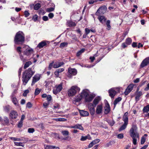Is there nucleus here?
I'll use <instances>...</instances> for the list:
<instances>
[{
  "label": "nucleus",
  "instance_id": "nucleus-4",
  "mask_svg": "<svg viewBox=\"0 0 149 149\" xmlns=\"http://www.w3.org/2000/svg\"><path fill=\"white\" fill-rule=\"evenodd\" d=\"M128 113L127 112H125L123 117L122 120L124 122V124L120 128L119 131H120L125 130L127 127V125L128 124Z\"/></svg>",
  "mask_w": 149,
  "mask_h": 149
},
{
  "label": "nucleus",
  "instance_id": "nucleus-52",
  "mask_svg": "<svg viewBox=\"0 0 149 149\" xmlns=\"http://www.w3.org/2000/svg\"><path fill=\"white\" fill-rule=\"evenodd\" d=\"M35 131L33 128H29L28 129V132L29 133H33Z\"/></svg>",
  "mask_w": 149,
  "mask_h": 149
},
{
  "label": "nucleus",
  "instance_id": "nucleus-34",
  "mask_svg": "<svg viewBox=\"0 0 149 149\" xmlns=\"http://www.w3.org/2000/svg\"><path fill=\"white\" fill-rule=\"evenodd\" d=\"M32 63L30 61H28L27 62H26L25 64L24 68V69H25L27 67L29 66Z\"/></svg>",
  "mask_w": 149,
  "mask_h": 149
},
{
  "label": "nucleus",
  "instance_id": "nucleus-7",
  "mask_svg": "<svg viewBox=\"0 0 149 149\" xmlns=\"http://www.w3.org/2000/svg\"><path fill=\"white\" fill-rule=\"evenodd\" d=\"M107 8L106 6H104L100 7L96 13V15L99 16L100 15H103L105 13Z\"/></svg>",
  "mask_w": 149,
  "mask_h": 149
},
{
  "label": "nucleus",
  "instance_id": "nucleus-6",
  "mask_svg": "<svg viewBox=\"0 0 149 149\" xmlns=\"http://www.w3.org/2000/svg\"><path fill=\"white\" fill-rule=\"evenodd\" d=\"M24 47L26 48L25 50L23 52L24 55L28 56L33 53V49L29 46L25 45Z\"/></svg>",
  "mask_w": 149,
  "mask_h": 149
},
{
  "label": "nucleus",
  "instance_id": "nucleus-41",
  "mask_svg": "<svg viewBox=\"0 0 149 149\" xmlns=\"http://www.w3.org/2000/svg\"><path fill=\"white\" fill-rule=\"evenodd\" d=\"M14 144L15 146H22L24 147V145L23 144V143L22 142H14Z\"/></svg>",
  "mask_w": 149,
  "mask_h": 149
},
{
  "label": "nucleus",
  "instance_id": "nucleus-45",
  "mask_svg": "<svg viewBox=\"0 0 149 149\" xmlns=\"http://www.w3.org/2000/svg\"><path fill=\"white\" fill-rule=\"evenodd\" d=\"M61 133L64 136H68L69 134V132L66 130L62 131Z\"/></svg>",
  "mask_w": 149,
  "mask_h": 149
},
{
  "label": "nucleus",
  "instance_id": "nucleus-9",
  "mask_svg": "<svg viewBox=\"0 0 149 149\" xmlns=\"http://www.w3.org/2000/svg\"><path fill=\"white\" fill-rule=\"evenodd\" d=\"M88 108L90 111L91 114L92 115L94 114L95 112V107L93 104L89 103L88 104Z\"/></svg>",
  "mask_w": 149,
  "mask_h": 149
},
{
  "label": "nucleus",
  "instance_id": "nucleus-36",
  "mask_svg": "<svg viewBox=\"0 0 149 149\" xmlns=\"http://www.w3.org/2000/svg\"><path fill=\"white\" fill-rule=\"evenodd\" d=\"M45 149H59V148L58 147L47 146L45 148Z\"/></svg>",
  "mask_w": 149,
  "mask_h": 149
},
{
  "label": "nucleus",
  "instance_id": "nucleus-27",
  "mask_svg": "<svg viewBox=\"0 0 149 149\" xmlns=\"http://www.w3.org/2000/svg\"><path fill=\"white\" fill-rule=\"evenodd\" d=\"M100 100V97H96L94 100L93 103V104L95 107L96 105L98 104L99 101Z\"/></svg>",
  "mask_w": 149,
  "mask_h": 149
},
{
  "label": "nucleus",
  "instance_id": "nucleus-28",
  "mask_svg": "<svg viewBox=\"0 0 149 149\" xmlns=\"http://www.w3.org/2000/svg\"><path fill=\"white\" fill-rule=\"evenodd\" d=\"M47 45V43L45 41H42V42L39 43L37 46V47H38L39 48H41L43 47L44 46Z\"/></svg>",
  "mask_w": 149,
  "mask_h": 149
},
{
  "label": "nucleus",
  "instance_id": "nucleus-35",
  "mask_svg": "<svg viewBox=\"0 0 149 149\" xmlns=\"http://www.w3.org/2000/svg\"><path fill=\"white\" fill-rule=\"evenodd\" d=\"M110 21L109 20H107L106 24L107 26V29L108 30H110L111 29V26L110 25Z\"/></svg>",
  "mask_w": 149,
  "mask_h": 149
},
{
  "label": "nucleus",
  "instance_id": "nucleus-8",
  "mask_svg": "<svg viewBox=\"0 0 149 149\" xmlns=\"http://www.w3.org/2000/svg\"><path fill=\"white\" fill-rule=\"evenodd\" d=\"M62 85V84L61 83L58 86H56L53 90L54 94L56 95L60 92L63 88Z\"/></svg>",
  "mask_w": 149,
  "mask_h": 149
},
{
  "label": "nucleus",
  "instance_id": "nucleus-55",
  "mask_svg": "<svg viewBox=\"0 0 149 149\" xmlns=\"http://www.w3.org/2000/svg\"><path fill=\"white\" fill-rule=\"evenodd\" d=\"M53 63L54 62L53 61L51 63L49 64L48 67V69L49 70H51L52 68V66H53Z\"/></svg>",
  "mask_w": 149,
  "mask_h": 149
},
{
  "label": "nucleus",
  "instance_id": "nucleus-57",
  "mask_svg": "<svg viewBox=\"0 0 149 149\" xmlns=\"http://www.w3.org/2000/svg\"><path fill=\"white\" fill-rule=\"evenodd\" d=\"M52 99V96L50 95H48L47 97V99L48 102L50 101Z\"/></svg>",
  "mask_w": 149,
  "mask_h": 149
},
{
  "label": "nucleus",
  "instance_id": "nucleus-48",
  "mask_svg": "<svg viewBox=\"0 0 149 149\" xmlns=\"http://www.w3.org/2000/svg\"><path fill=\"white\" fill-rule=\"evenodd\" d=\"M146 138L143 136L141 137V144H143L146 141Z\"/></svg>",
  "mask_w": 149,
  "mask_h": 149
},
{
  "label": "nucleus",
  "instance_id": "nucleus-53",
  "mask_svg": "<svg viewBox=\"0 0 149 149\" xmlns=\"http://www.w3.org/2000/svg\"><path fill=\"white\" fill-rule=\"evenodd\" d=\"M100 140L99 139H97L93 141L92 142H93V144L95 145L96 143H99L100 141Z\"/></svg>",
  "mask_w": 149,
  "mask_h": 149
},
{
  "label": "nucleus",
  "instance_id": "nucleus-17",
  "mask_svg": "<svg viewBox=\"0 0 149 149\" xmlns=\"http://www.w3.org/2000/svg\"><path fill=\"white\" fill-rule=\"evenodd\" d=\"M94 96L92 94H89L85 98V101L86 102H90L91 101Z\"/></svg>",
  "mask_w": 149,
  "mask_h": 149
},
{
  "label": "nucleus",
  "instance_id": "nucleus-29",
  "mask_svg": "<svg viewBox=\"0 0 149 149\" xmlns=\"http://www.w3.org/2000/svg\"><path fill=\"white\" fill-rule=\"evenodd\" d=\"M87 139H88L89 140L91 139V137L89 135H88L87 136H81V137L80 139V140L83 141L86 140Z\"/></svg>",
  "mask_w": 149,
  "mask_h": 149
},
{
  "label": "nucleus",
  "instance_id": "nucleus-20",
  "mask_svg": "<svg viewBox=\"0 0 149 149\" xmlns=\"http://www.w3.org/2000/svg\"><path fill=\"white\" fill-rule=\"evenodd\" d=\"M98 19L100 22L102 24L105 23L107 20L106 18L103 15L99 16L98 17Z\"/></svg>",
  "mask_w": 149,
  "mask_h": 149
},
{
  "label": "nucleus",
  "instance_id": "nucleus-30",
  "mask_svg": "<svg viewBox=\"0 0 149 149\" xmlns=\"http://www.w3.org/2000/svg\"><path fill=\"white\" fill-rule=\"evenodd\" d=\"M132 42V39L130 38H128L126 39L125 41V42L127 45H130Z\"/></svg>",
  "mask_w": 149,
  "mask_h": 149
},
{
  "label": "nucleus",
  "instance_id": "nucleus-40",
  "mask_svg": "<svg viewBox=\"0 0 149 149\" xmlns=\"http://www.w3.org/2000/svg\"><path fill=\"white\" fill-rule=\"evenodd\" d=\"M21 141H23V143H26L29 141H30L28 138L24 137H21Z\"/></svg>",
  "mask_w": 149,
  "mask_h": 149
},
{
  "label": "nucleus",
  "instance_id": "nucleus-39",
  "mask_svg": "<svg viewBox=\"0 0 149 149\" xmlns=\"http://www.w3.org/2000/svg\"><path fill=\"white\" fill-rule=\"evenodd\" d=\"M41 7V4L40 3L36 4L34 7V9L35 10H38Z\"/></svg>",
  "mask_w": 149,
  "mask_h": 149
},
{
  "label": "nucleus",
  "instance_id": "nucleus-14",
  "mask_svg": "<svg viewBox=\"0 0 149 149\" xmlns=\"http://www.w3.org/2000/svg\"><path fill=\"white\" fill-rule=\"evenodd\" d=\"M104 109V113L105 114H108L110 111V109L109 105L108 102L105 103Z\"/></svg>",
  "mask_w": 149,
  "mask_h": 149
},
{
  "label": "nucleus",
  "instance_id": "nucleus-1",
  "mask_svg": "<svg viewBox=\"0 0 149 149\" xmlns=\"http://www.w3.org/2000/svg\"><path fill=\"white\" fill-rule=\"evenodd\" d=\"M137 127L135 125H132L130 131V134L131 137L133 139L132 142L134 145L137 144V139L139 138V134L137 132Z\"/></svg>",
  "mask_w": 149,
  "mask_h": 149
},
{
  "label": "nucleus",
  "instance_id": "nucleus-60",
  "mask_svg": "<svg viewBox=\"0 0 149 149\" xmlns=\"http://www.w3.org/2000/svg\"><path fill=\"white\" fill-rule=\"evenodd\" d=\"M49 104V103L44 102L43 104V105L45 108H46Z\"/></svg>",
  "mask_w": 149,
  "mask_h": 149
},
{
  "label": "nucleus",
  "instance_id": "nucleus-42",
  "mask_svg": "<svg viewBox=\"0 0 149 149\" xmlns=\"http://www.w3.org/2000/svg\"><path fill=\"white\" fill-rule=\"evenodd\" d=\"M68 45V43L67 42H62L60 44V47L61 48H63L64 47L67 46Z\"/></svg>",
  "mask_w": 149,
  "mask_h": 149
},
{
  "label": "nucleus",
  "instance_id": "nucleus-59",
  "mask_svg": "<svg viewBox=\"0 0 149 149\" xmlns=\"http://www.w3.org/2000/svg\"><path fill=\"white\" fill-rule=\"evenodd\" d=\"M56 121H64L66 120V119L64 118H59L56 119Z\"/></svg>",
  "mask_w": 149,
  "mask_h": 149
},
{
  "label": "nucleus",
  "instance_id": "nucleus-13",
  "mask_svg": "<svg viewBox=\"0 0 149 149\" xmlns=\"http://www.w3.org/2000/svg\"><path fill=\"white\" fill-rule=\"evenodd\" d=\"M10 116L12 119H15L18 116L17 113L15 111H12L10 113Z\"/></svg>",
  "mask_w": 149,
  "mask_h": 149
},
{
  "label": "nucleus",
  "instance_id": "nucleus-38",
  "mask_svg": "<svg viewBox=\"0 0 149 149\" xmlns=\"http://www.w3.org/2000/svg\"><path fill=\"white\" fill-rule=\"evenodd\" d=\"M85 49L83 48L81 49L77 53L76 55L77 56H79L81 54L85 51Z\"/></svg>",
  "mask_w": 149,
  "mask_h": 149
},
{
  "label": "nucleus",
  "instance_id": "nucleus-23",
  "mask_svg": "<svg viewBox=\"0 0 149 149\" xmlns=\"http://www.w3.org/2000/svg\"><path fill=\"white\" fill-rule=\"evenodd\" d=\"M64 64L63 62H56L53 65V68H58Z\"/></svg>",
  "mask_w": 149,
  "mask_h": 149
},
{
  "label": "nucleus",
  "instance_id": "nucleus-64",
  "mask_svg": "<svg viewBox=\"0 0 149 149\" xmlns=\"http://www.w3.org/2000/svg\"><path fill=\"white\" fill-rule=\"evenodd\" d=\"M64 69L63 68H61L57 69L56 71H57L59 73H60L63 71H64Z\"/></svg>",
  "mask_w": 149,
  "mask_h": 149
},
{
  "label": "nucleus",
  "instance_id": "nucleus-18",
  "mask_svg": "<svg viewBox=\"0 0 149 149\" xmlns=\"http://www.w3.org/2000/svg\"><path fill=\"white\" fill-rule=\"evenodd\" d=\"M69 128H70L77 129L81 130H84V128L81 125L79 124H76L73 126H70L69 127Z\"/></svg>",
  "mask_w": 149,
  "mask_h": 149
},
{
  "label": "nucleus",
  "instance_id": "nucleus-62",
  "mask_svg": "<svg viewBox=\"0 0 149 149\" xmlns=\"http://www.w3.org/2000/svg\"><path fill=\"white\" fill-rule=\"evenodd\" d=\"M128 45H127L126 44V43L125 42L123 43L121 45L122 47L123 48H125L126 47H127V46Z\"/></svg>",
  "mask_w": 149,
  "mask_h": 149
},
{
  "label": "nucleus",
  "instance_id": "nucleus-56",
  "mask_svg": "<svg viewBox=\"0 0 149 149\" xmlns=\"http://www.w3.org/2000/svg\"><path fill=\"white\" fill-rule=\"evenodd\" d=\"M32 107V105L30 102H28L26 104V107L29 108H31Z\"/></svg>",
  "mask_w": 149,
  "mask_h": 149
},
{
  "label": "nucleus",
  "instance_id": "nucleus-43",
  "mask_svg": "<svg viewBox=\"0 0 149 149\" xmlns=\"http://www.w3.org/2000/svg\"><path fill=\"white\" fill-rule=\"evenodd\" d=\"M55 6H54V7H55ZM55 9L54 7H52L50 8H47L46 9V11L47 12H51L53 11Z\"/></svg>",
  "mask_w": 149,
  "mask_h": 149
},
{
  "label": "nucleus",
  "instance_id": "nucleus-63",
  "mask_svg": "<svg viewBox=\"0 0 149 149\" xmlns=\"http://www.w3.org/2000/svg\"><path fill=\"white\" fill-rule=\"evenodd\" d=\"M42 19L44 21H47L48 20V18L47 16H44L42 17Z\"/></svg>",
  "mask_w": 149,
  "mask_h": 149
},
{
  "label": "nucleus",
  "instance_id": "nucleus-3",
  "mask_svg": "<svg viewBox=\"0 0 149 149\" xmlns=\"http://www.w3.org/2000/svg\"><path fill=\"white\" fill-rule=\"evenodd\" d=\"M34 73V72L33 71L31 68H29L24 72L22 80L24 85H25L26 84Z\"/></svg>",
  "mask_w": 149,
  "mask_h": 149
},
{
  "label": "nucleus",
  "instance_id": "nucleus-31",
  "mask_svg": "<svg viewBox=\"0 0 149 149\" xmlns=\"http://www.w3.org/2000/svg\"><path fill=\"white\" fill-rule=\"evenodd\" d=\"M82 96L81 94L79 95L75 98V100L76 102H79L81 101L82 98Z\"/></svg>",
  "mask_w": 149,
  "mask_h": 149
},
{
  "label": "nucleus",
  "instance_id": "nucleus-12",
  "mask_svg": "<svg viewBox=\"0 0 149 149\" xmlns=\"http://www.w3.org/2000/svg\"><path fill=\"white\" fill-rule=\"evenodd\" d=\"M40 79V76L39 75L37 74L35 75L33 78L31 85H33L36 82L38 81Z\"/></svg>",
  "mask_w": 149,
  "mask_h": 149
},
{
  "label": "nucleus",
  "instance_id": "nucleus-11",
  "mask_svg": "<svg viewBox=\"0 0 149 149\" xmlns=\"http://www.w3.org/2000/svg\"><path fill=\"white\" fill-rule=\"evenodd\" d=\"M133 88V84H130L126 89L124 93L126 95H127L132 91Z\"/></svg>",
  "mask_w": 149,
  "mask_h": 149
},
{
  "label": "nucleus",
  "instance_id": "nucleus-51",
  "mask_svg": "<svg viewBox=\"0 0 149 149\" xmlns=\"http://www.w3.org/2000/svg\"><path fill=\"white\" fill-rule=\"evenodd\" d=\"M38 16L37 15H34L32 19L34 21L36 22L38 20Z\"/></svg>",
  "mask_w": 149,
  "mask_h": 149
},
{
  "label": "nucleus",
  "instance_id": "nucleus-37",
  "mask_svg": "<svg viewBox=\"0 0 149 149\" xmlns=\"http://www.w3.org/2000/svg\"><path fill=\"white\" fill-rule=\"evenodd\" d=\"M143 111L144 113H147L149 111V105L144 107L143 109Z\"/></svg>",
  "mask_w": 149,
  "mask_h": 149
},
{
  "label": "nucleus",
  "instance_id": "nucleus-15",
  "mask_svg": "<svg viewBox=\"0 0 149 149\" xmlns=\"http://www.w3.org/2000/svg\"><path fill=\"white\" fill-rule=\"evenodd\" d=\"M142 92L141 91H137L136 92L135 100L137 102L139 100L140 97L142 95Z\"/></svg>",
  "mask_w": 149,
  "mask_h": 149
},
{
  "label": "nucleus",
  "instance_id": "nucleus-22",
  "mask_svg": "<svg viewBox=\"0 0 149 149\" xmlns=\"http://www.w3.org/2000/svg\"><path fill=\"white\" fill-rule=\"evenodd\" d=\"M20 59L23 62H25L28 60L27 57L25 56L24 54L22 55V54L19 55Z\"/></svg>",
  "mask_w": 149,
  "mask_h": 149
},
{
  "label": "nucleus",
  "instance_id": "nucleus-25",
  "mask_svg": "<svg viewBox=\"0 0 149 149\" xmlns=\"http://www.w3.org/2000/svg\"><path fill=\"white\" fill-rule=\"evenodd\" d=\"M102 111V107L101 105H98L96 108V112L97 114H99L101 113Z\"/></svg>",
  "mask_w": 149,
  "mask_h": 149
},
{
  "label": "nucleus",
  "instance_id": "nucleus-49",
  "mask_svg": "<svg viewBox=\"0 0 149 149\" xmlns=\"http://www.w3.org/2000/svg\"><path fill=\"white\" fill-rule=\"evenodd\" d=\"M3 120L5 122V123L6 124H7L9 123V120L8 118L7 117H4Z\"/></svg>",
  "mask_w": 149,
  "mask_h": 149
},
{
  "label": "nucleus",
  "instance_id": "nucleus-50",
  "mask_svg": "<svg viewBox=\"0 0 149 149\" xmlns=\"http://www.w3.org/2000/svg\"><path fill=\"white\" fill-rule=\"evenodd\" d=\"M124 136L123 134V133H120L119 134L117 135V138L119 139H122L123 138Z\"/></svg>",
  "mask_w": 149,
  "mask_h": 149
},
{
  "label": "nucleus",
  "instance_id": "nucleus-58",
  "mask_svg": "<svg viewBox=\"0 0 149 149\" xmlns=\"http://www.w3.org/2000/svg\"><path fill=\"white\" fill-rule=\"evenodd\" d=\"M24 15L26 17H27L30 15V13L27 11H25L24 12Z\"/></svg>",
  "mask_w": 149,
  "mask_h": 149
},
{
  "label": "nucleus",
  "instance_id": "nucleus-21",
  "mask_svg": "<svg viewBox=\"0 0 149 149\" xmlns=\"http://www.w3.org/2000/svg\"><path fill=\"white\" fill-rule=\"evenodd\" d=\"M68 72L70 74L73 75H75L77 73V71L75 69L70 68L68 69Z\"/></svg>",
  "mask_w": 149,
  "mask_h": 149
},
{
  "label": "nucleus",
  "instance_id": "nucleus-47",
  "mask_svg": "<svg viewBox=\"0 0 149 149\" xmlns=\"http://www.w3.org/2000/svg\"><path fill=\"white\" fill-rule=\"evenodd\" d=\"M21 47H18L17 48V51L19 55H20L22 54V51L21 50Z\"/></svg>",
  "mask_w": 149,
  "mask_h": 149
},
{
  "label": "nucleus",
  "instance_id": "nucleus-10",
  "mask_svg": "<svg viewBox=\"0 0 149 149\" xmlns=\"http://www.w3.org/2000/svg\"><path fill=\"white\" fill-rule=\"evenodd\" d=\"M149 64V57H147L142 61L140 65L141 68H143Z\"/></svg>",
  "mask_w": 149,
  "mask_h": 149
},
{
  "label": "nucleus",
  "instance_id": "nucleus-16",
  "mask_svg": "<svg viewBox=\"0 0 149 149\" xmlns=\"http://www.w3.org/2000/svg\"><path fill=\"white\" fill-rule=\"evenodd\" d=\"M109 95L111 98H113L116 94V91L113 88H111L109 91Z\"/></svg>",
  "mask_w": 149,
  "mask_h": 149
},
{
  "label": "nucleus",
  "instance_id": "nucleus-46",
  "mask_svg": "<svg viewBox=\"0 0 149 149\" xmlns=\"http://www.w3.org/2000/svg\"><path fill=\"white\" fill-rule=\"evenodd\" d=\"M41 89L38 88H36V89L35 92V95H38L40 92Z\"/></svg>",
  "mask_w": 149,
  "mask_h": 149
},
{
  "label": "nucleus",
  "instance_id": "nucleus-26",
  "mask_svg": "<svg viewBox=\"0 0 149 149\" xmlns=\"http://www.w3.org/2000/svg\"><path fill=\"white\" fill-rule=\"evenodd\" d=\"M79 113L80 114L83 116H87L89 114L88 112L87 111H84L83 110H80Z\"/></svg>",
  "mask_w": 149,
  "mask_h": 149
},
{
  "label": "nucleus",
  "instance_id": "nucleus-5",
  "mask_svg": "<svg viewBox=\"0 0 149 149\" xmlns=\"http://www.w3.org/2000/svg\"><path fill=\"white\" fill-rule=\"evenodd\" d=\"M80 90L79 88L76 86H72L70 89L68 94L69 96H73L75 95L77 91H79Z\"/></svg>",
  "mask_w": 149,
  "mask_h": 149
},
{
  "label": "nucleus",
  "instance_id": "nucleus-54",
  "mask_svg": "<svg viewBox=\"0 0 149 149\" xmlns=\"http://www.w3.org/2000/svg\"><path fill=\"white\" fill-rule=\"evenodd\" d=\"M29 92V91L28 90H25L23 93V96L26 97V96L27 94Z\"/></svg>",
  "mask_w": 149,
  "mask_h": 149
},
{
  "label": "nucleus",
  "instance_id": "nucleus-61",
  "mask_svg": "<svg viewBox=\"0 0 149 149\" xmlns=\"http://www.w3.org/2000/svg\"><path fill=\"white\" fill-rule=\"evenodd\" d=\"M22 123L23 122L20 121L18 124V127L19 128H20L22 127Z\"/></svg>",
  "mask_w": 149,
  "mask_h": 149
},
{
  "label": "nucleus",
  "instance_id": "nucleus-44",
  "mask_svg": "<svg viewBox=\"0 0 149 149\" xmlns=\"http://www.w3.org/2000/svg\"><path fill=\"white\" fill-rule=\"evenodd\" d=\"M10 139L14 141H21V138H17L16 137H10Z\"/></svg>",
  "mask_w": 149,
  "mask_h": 149
},
{
  "label": "nucleus",
  "instance_id": "nucleus-19",
  "mask_svg": "<svg viewBox=\"0 0 149 149\" xmlns=\"http://www.w3.org/2000/svg\"><path fill=\"white\" fill-rule=\"evenodd\" d=\"M80 94L82 95V97L85 98L89 95V91L87 89H84Z\"/></svg>",
  "mask_w": 149,
  "mask_h": 149
},
{
  "label": "nucleus",
  "instance_id": "nucleus-24",
  "mask_svg": "<svg viewBox=\"0 0 149 149\" xmlns=\"http://www.w3.org/2000/svg\"><path fill=\"white\" fill-rule=\"evenodd\" d=\"M11 98L13 102L15 105L17 106L19 105L18 101H17V98L15 97H14L13 95H11Z\"/></svg>",
  "mask_w": 149,
  "mask_h": 149
},
{
  "label": "nucleus",
  "instance_id": "nucleus-2",
  "mask_svg": "<svg viewBox=\"0 0 149 149\" xmlns=\"http://www.w3.org/2000/svg\"><path fill=\"white\" fill-rule=\"evenodd\" d=\"M25 41V35L21 31H19L15 35L14 38V42L16 45H22Z\"/></svg>",
  "mask_w": 149,
  "mask_h": 149
},
{
  "label": "nucleus",
  "instance_id": "nucleus-32",
  "mask_svg": "<svg viewBox=\"0 0 149 149\" xmlns=\"http://www.w3.org/2000/svg\"><path fill=\"white\" fill-rule=\"evenodd\" d=\"M121 97H119L118 98H116L115 100H114L113 102V104L115 106H116V104L118 103V102L120 101L121 100Z\"/></svg>",
  "mask_w": 149,
  "mask_h": 149
},
{
  "label": "nucleus",
  "instance_id": "nucleus-33",
  "mask_svg": "<svg viewBox=\"0 0 149 149\" xmlns=\"http://www.w3.org/2000/svg\"><path fill=\"white\" fill-rule=\"evenodd\" d=\"M10 107L9 105L5 106L3 107V110L5 112L8 113L10 110Z\"/></svg>",
  "mask_w": 149,
  "mask_h": 149
}]
</instances>
